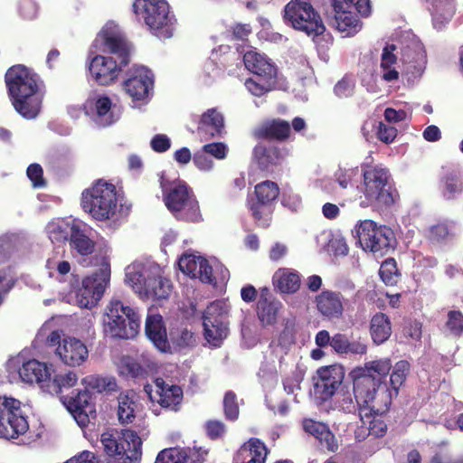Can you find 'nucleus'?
Instances as JSON below:
<instances>
[{
    "label": "nucleus",
    "instance_id": "6e6d98bb",
    "mask_svg": "<svg viewBox=\"0 0 463 463\" xmlns=\"http://www.w3.org/2000/svg\"><path fill=\"white\" fill-rule=\"evenodd\" d=\"M379 274L386 285H393L396 283L398 269L395 260L392 258L385 260L380 267Z\"/></svg>",
    "mask_w": 463,
    "mask_h": 463
},
{
    "label": "nucleus",
    "instance_id": "c03bdc74",
    "mask_svg": "<svg viewBox=\"0 0 463 463\" xmlns=\"http://www.w3.org/2000/svg\"><path fill=\"white\" fill-rule=\"evenodd\" d=\"M410 370V364L407 361L402 360L395 364L392 373L390 375V385L386 382V377L384 378V382L387 384V391L390 393V404L392 403L393 396H397L400 387L403 384L406 380L408 372Z\"/></svg>",
    "mask_w": 463,
    "mask_h": 463
},
{
    "label": "nucleus",
    "instance_id": "052dcab7",
    "mask_svg": "<svg viewBox=\"0 0 463 463\" xmlns=\"http://www.w3.org/2000/svg\"><path fill=\"white\" fill-rule=\"evenodd\" d=\"M223 409L228 420H235L239 416V406L236 395L232 392H227L223 399Z\"/></svg>",
    "mask_w": 463,
    "mask_h": 463
},
{
    "label": "nucleus",
    "instance_id": "4d7b16f0",
    "mask_svg": "<svg viewBox=\"0 0 463 463\" xmlns=\"http://www.w3.org/2000/svg\"><path fill=\"white\" fill-rule=\"evenodd\" d=\"M445 328L450 335L459 336L463 333V314L460 311H449Z\"/></svg>",
    "mask_w": 463,
    "mask_h": 463
},
{
    "label": "nucleus",
    "instance_id": "aec40b11",
    "mask_svg": "<svg viewBox=\"0 0 463 463\" xmlns=\"http://www.w3.org/2000/svg\"><path fill=\"white\" fill-rule=\"evenodd\" d=\"M85 113L100 127L115 123L120 116L116 106H112L110 99L101 94H92L83 105Z\"/></svg>",
    "mask_w": 463,
    "mask_h": 463
},
{
    "label": "nucleus",
    "instance_id": "e2e57ef3",
    "mask_svg": "<svg viewBox=\"0 0 463 463\" xmlns=\"http://www.w3.org/2000/svg\"><path fill=\"white\" fill-rule=\"evenodd\" d=\"M383 414H375L371 416L370 418H365L366 424L368 423V435L373 437H382L384 435L387 430V426L383 420L377 418V416H382Z\"/></svg>",
    "mask_w": 463,
    "mask_h": 463
},
{
    "label": "nucleus",
    "instance_id": "f3484780",
    "mask_svg": "<svg viewBox=\"0 0 463 463\" xmlns=\"http://www.w3.org/2000/svg\"><path fill=\"white\" fill-rule=\"evenodd\" d=\"M284 18L293 29H326L320 14L308 0H292L285 6Z\"/></svg>",
    "mask_w": 463,
    "mask_h": 463
},
{
    "label": "nucleus",
    "instance_id": "a211bd4d",
    "mask_svg": "<svg viewBox=\"0 0 463 463\" xmlns=\"http://www.w3.org/2000/svg\"><path fill=\"white\" fill-rule=\"evenodd\" d=\"M154 86V75L145 66L134 65L128 71L123 82L125 92L132 99V101L146 102Z\"/></svg>",
    "mask_w": 463,
    "mask_h": 463
},
{
    "label": "nucleus",
    "instance_id": "c9c22d12",
    "mask_svg": "<svg viewBox=\"0 0 463 463\" xmlns=\"http://www.w3.org/2000/svg\"><path fill=\"white\" fill-rule=\"evenodd\" d=\"M73 223L76 222L61 218L53 219L47 223L45 233L52 244L61 246L71 237Z\"/></svg>",
    "mask_w": 463,
    "mask_h": 463
},
{
    "label": "nucleus",
    "instance_id": "473e14b6",
    "mask_svg": "<svg viewBox=\"0 0 463 463\" xmlns=\"http://www.w3.org/2000/svg\"><path fill=\"white\" fill-rule=\"evenodd\" d=\"M302 425L306 432L317 439L328 450L333 452L337 450L338 445L335 437L325 423L305 419Z\"/></svg>",
    "mask_w": 463,
    "mask_h": 463
},
{
    "label": "nucleus",
    "instance_id": "f8f14e48",
    "mask_svg": "<svg viewBox=\"0 0 463 463\" xmlns=\"http://www.w3.org/2000/svg\"><path fill=\"white\" fill-rule=\"evenodd\" d=\"M355 233L363 250L371 251L375 256H383L395 245L392 231L385 225H377L372 220H364L357 223Z\"/></svg>",
    "mask_w": 463,
    "mask_h": 463
},
{
    "label": "nucleus",
    "instance_id": "338daca9",
    "mask_svg": "<svg viewBox=\"0 0 463 463\" xmlns=\"http://www.w3.org/2000/svg\"><path fill=\"white\" fill-rule=\"evenodd\" d=\"M203 152L213 156L218 160L224 159L227 156L228 147L224 143H211L203 146Z\"/></svg>",
    "mask_w": 463,
    "mask_h": 463
},
{
    "label": "nucleus",
    "instance_id": "79ce46f5",
    "mask_svg": "<svg viewBox=\"0 0 463 463\" xmlns=\"http://www.w3.org/2000/svg\"><path fill=\"white\" fill-rule=\"evenodd\" d=\"M290 126L282 119H273L265 122L258 130L257 136L260 137L283 140L289 136Z\"/></svg>",
    "mask_w": 463,
    "mask_h": 463
},
{
    "label": "nucleus",
    "instance_id": "f704fd0d",
    "mask_svg": "<svg viewBox=\"0 0 463 463\" xmlns=\"http://www.w3.org/2000/svg\"><path fill=\"white\" fill-rule=\"evenodd\" d=\"M396 46L386 44L381 55L380 74L383 80L393 82L399 79V71L396 68L397 57L394 54Z\"/></svg>",
    "mask_w": 463,
    "mask_h": 463
},
{
    "label": "nucleus",
    "instance_id": "6ab92c4d",
    "mask_svg": "<svg viewBox=\"0 0 463 463\" xmlns=\"http://www.w3.org/2000/svg\"><path fill=\"white\" fill-rule=\"evenodd\" d=\"M145 392L152 402L174 411L179 409L183 401L181 387L168 383L162 378H156L154 385L145 386Z\"/></svg>",
    "mask_w": 463,
    "mask_h": 463
},
{
    "label": "nucleus",
    "instance_id": "4c0bfd02",
    "mask_svg": "<svg viewBox=\"0 0 463 463\" xmlns=\"http://www.w3.org/2000/svg\"><path fill=\"white\" fill-rule=\"evenodd\" d=\"M370 335L376 345L387 341L392 335V324L389 317L382 312L374 314L370 321Z\"/></svg>",
    "mask_w": 463,
    "mask_h": 463
},
{
    "label": "nucleus",
    "instance_id": "09e8293b",
    "mask_svg": "<svg viewBox=\"0 0 463 463\" xmlns=\"http://www.w3.org/2000/svg\"><path fill=\"white\" fill-rule=\"evenodd\" d=\"M442 194L448 200L455 198L462 191V183L454 172L448 173L442 179Z\"/></svg>",
    "mask_w": 463,
    "mask_h": 463
},
{
    "label": "nucleus",
    "instance_id": "680f3d73",
    "mask_svg": "<svg viewBox=\"0 0 463 463\" xmlns=\"http://www.w3.org/2000/svg\"><path fill=\"white\" fill-rule=\"evenodd\" d=\"M355 82L350 76H345L335 86L334 91L339 98H347L353 95Z\"/></svg>",
    "mask_w": 463,
    "mask_h": 463
},
{
    "label": "nucleus",
    "instance_id": "2eb2a0df",
    "mask_svg": "<svg viewBox=\"0 0 463 463\" xmlns=\"http://www.w3.org/2000/svg\"><path fill=\"white\" fill-rule=\"evenodd\" d=\"M46 341L50 346H56V355L69 366H80L89 357L86 345L78 338L71 336L61 338L59 331H52Z\"/></svg>",
    "mask_w": 463,
    "mask_h": 463
},
{
    "label": "nucleus",
    "instance_id": "c85d7f7f",
    "mask_svg": "<svg viewBox=\"0 0 463 463\" xmlns=\"http://www.w3.org/2000/svg\"><path fill=\"white\" fill-rule=\"evenodd\" d=\"M434 27H445L456 13V0H425Z\"/></svg>",
    "mask_w": 463,
    "mask_h": 463
},
{
    "label": "nucleus",
    "instance_id": "49530a36",
    "mask_svg": "<svg viewBox=\"0 0 463 463\" xmlns=\"http://www.w3.org/2000/svg\"><path fill=\"white\" fill-rule=\"evenodd\" d=\"M155 364L144 354L140 356V361L128 358L124 361L125 373L131 377H138L146 373L148 370H153Z\"/></svg>",
    "mask_w": 463,
    "mask_h": 463
},
{
    "label": "nucleus",
    "instance_id": "ea45409f",
    "mask_svg": "<svg viewBox=\"0 0 463 463\" xmlns=\"http://www.w3.org/2000/svg\"><path fill=\"white\" fill-rule=\"evenodd\" d=\"M294 342V335L291 330L286 327L278 336L269 344L271 355L278 359L280 368L286 363L288 351Z\"/></svg>",
    "mask_w": 463,
    "mask_h": 463
},
{
    "label": "nucleus",
    "instance_id": "774afa93",
    "mask_svg": "<svg viewBox=\"0 0 463 463\" xmlns=\"http://www.w3.org/2000/svg\"><path fill=\"white\" fill-rule=\"evenodd\" d=\"M397 136V129L394 127L380 122L377 128L378 138L385 143H392Z\"/></svg>",
    "mask_w": 463,
    "mask_h": 463
},
{
    "label": "nucleus",
    "instance_id": "0e129e2a",
    "mask_svg": "<svg viewBox=\"0 0 463 463\" xmlns=\"http://www.w3.org/2000/svg\"><path fill=\"white\" fill-rule=\"evenodd\" d=\"M39 6L34 0H20L19 14L24 19H33L38 14Z\"/></svg>",
    "mask_w": 463,
    "mask_h": 463
},
{
    "label": "nucleus",
    "instance_id": "39448f33",
    "mask_svg": "<svg viewBox=\"0 0 463 463\" xmlns=\"http://www.w3.org/2000/svg\"><path fill=\"white\" fill-rule=\"evenodd\" d=\"M363 182L355 186L356 201L360 207L390 206L394 198L390 184V173L382 165L364 166L362 169Z\"/></svg>",
    "mask_w": 463,
    "mask_h": 463
},
{
    "label": "nucleus",
    "instance_id": "1a4fd4ad",
    "mask_svg": "<svg viewBox=\"0 0 463 463\" xmlns=\"http://www.w3.org/2000/svg\"><path fill=\"white\" fill-rule=\"evenodd\" d=\"M82 383L86 388L85 391L79 392L76 397L70 398L68 402H63L80 427L86 426L90 418L95 419V411L90 403V392H110L117 387L114 378L99 375H88L82 379Z\"/></svg>",
    "mask_w": 463,
    "mask_h": 463
},
{
    "label": "nucleus",
    "instance_id": "a19ab883",
    "mask_svg": "<svg viewBox=\"0 0 463 463\" xmlns=\"http://www.w3.org/2000/svg\"><path fill=\"white\" fill-rule=\"evenodd\" d=\"M244 85L252 95L261 97L277 88V75H253L245 80Z\"/></svg>",
    "mask_w": 463,
    "mask_h": 463
},
{
    "label": "nucleus",
    "instance_id": "cd10ccee",
    "mask_svg": "<svg viewBox=\"0 0 463 463\" xmlns=\"http://www.w3.org/2000/svg\"><path fill=\"white\" fill-rule=\"evenodd\" d=\"M145 332L148 339L160 352H166L169 343L163 317L159 314L149 313L146 319Z\"/></svg>",
    "mask_w": 463,
    "mask_h": 463
},
{
    "label": "nucleus",
    "instance_id": "4468645a",
    "mask_svg": "<svg viewBox=\"0 0 463 463\" xmlns=\"http://www.w3.org/2000/svg\"><path fill=\"white\" fill-rule=\"evenodd\" d=\"M227 312L226 304L218 300L211 303L203 313L204 338L213 347H219L227 337Z\"/></svg>",
    "mask_w": 463,
    "mask_h": 463
},
{
    "label": "nucleus",
    "instance_id": "37998d69",
    "mask_svg": "<svg viewBox=\"0 0 463 463\" xmlns=\"http://www.w3.org/2000/svg\"><path fill=\"white\" fill-rule=\"evenodd\" d=\"M281 307L282 304L279 300H269L261 297L257 307L258 317L261 324L273 325L277 321V316Z\"/></svg>",
    "mask_w": 463,
    "mask_h": 463
},
{
    "label": "nucleus",
    "instance_id": "0eeeda50",
    "mask_svg": "<svg viewBox=\"0 0 463 463\" xmlns=\"http://www.w3.org/2000/svg\"><path fill=\"white\" fill-rule=\"evenodd\" d=\"M161 188L166 208L177 220L192 222L202 220L198 201L185 182L162 177Z\"/></svg>",
    "mask_w": 463,
    "mask_h": 463
},
{
    "label": "nucleus",
    "instance_id": "72a5a7b5",
    "mask_svg": "<svg viewBox=\"0 0 463 463\" xmlns=\"http://www.w3.org/2000/svg\"><path fill=\"white\" fill-rule=\"evenodd\" d=\"M335 29H347L361 26L357 14L353 11L347 0H334Z\"/></svg>",
    "mask_w": 463,
    "mask_h": 463
},
{
    "label": "nucleus",
    "instance_id": "c756f323",
    "mask_svg": "<svg viewBox=\"0 0 463 463\" xmlns=\"http://www.w3.org/2000/svg\"><path fill=\"white\" fill-rule=\"evenodd\" d=\"M268 455L266 445L259 439L251 438L239 449L237 463H265Z\"/></svg>",
    "mask_w": 463,
    "mask_h": 463
},
{
    "label": "nucleus",
    "instance_id": "412c9836",
    "mask_svg": "<svg viewBox=\"0 0 463 463\" xmlns=\"http://www.w3.org/2000/svg\"><path fill=\"white\" fill-rule=\"evenodd\" d=\"M7 365L9 369L18 367V373L23 382L36 383L43 392L45 389L44 383H47L51 371H52V365H48L35 359L22 363L20 356L10 359Z\"/></svg>",
    "mask_w": 463,
    "mask_h": 463
},
{
    "label": "nucleus",
    "instance_id": "423d86ee",
    "mask_svg": "<svg viewBox=\"0 0 463 463\" xmlns=\"http://www.w3.org/2000/svg\"><path fill=\"white\" fill-rule=\"evenodd\" d=\"M110 253L109 248H104L93 258L98 269L91 275L86 276L81 286L75 291L76 303L83 308H92L101 299L110 280Z\"/></svg>",
    "mask_w": 463,
    "mask_h": 463
},
{
    "label": "nucleus",
    "instance_id": "b1692460",
    "mask_svg": "<svg viewBox=\"0 0 463 463\" xmlns=\"http://www.w3.org/2000/svg\"><path fill=\"white\" fill-rule=\"evenodd\" d=\"M314 303L324 319L335 321L344 317L345 298L339 291L324 289L315 297Z\"/></svg>",
    "mask_w": 463,
    "mask_h": 463
},
{
    "label": "nucleus",
    "instance_id": "5fc2aeb1",
    "mask_svg": "<svg viewBox=\"0 0 463 463\" xmlns=\"http://www.w3.org/2000/svg\"><path fill=\"white\" fill-rule=\"evenodd\" d=\"M312 39L319 54L324 53L333 43V36L330 31H305Z\"/></svg>",
    "mask_w": 463,
    "mask_h": 463
},
{
    "label": "nucleus",
    "instance_id": "8fccbe9b",
    "mask_svg": "<svg viewBox=\"0 0 463 463\" xmlns=\"http://www.w3.org/2000/svg\"><path fill=\"white\" fill-rule=\"evenodd\" d=\"M360 175L358 167H338L334 173V177L342 189H347L354 179Z\"/></svg>",
    "mask_w": 463,
    "mask_h": 463
},
{
    "label": "nucleus",
    "instance_id": "3c124183",
    "mask_svg": "<svg viewBox=\"0 0 463 463\" xmlns=\"http://www.w3.org/2000/svg\"><path fill=\"white\" fill-rule=\"evenodd\" d=\"M49 276L61 281L71 271V264L67 260L49 259L46 262Z\"/></svg>",
    "mask_w": 463,
    "mask_h": 463
},
{
    "label": "nucleus",
    "instance_id": "4be33fe9",
    "mask_svg": "<svg viewBox=\"0 0 463 463\" xmlns=\"http://www.w3.org/2000/svg\"><path fill=\"white\" fill-rule=\"evenodd\" d=\"M344 378L345 369L342 365L333 364L318 369L314 383L315 395L323 401L331 398Z\"/></svg>",
    "mask_w": 463,
    "mask_h": 463
},
{
    "label": "nucleus",
    "instance_id": "a18cd8bd",
    "mask_svg": "<svg viewBox=\"0 0 463 463\" xmlns=\"http://www.w3.org/2000/svg\"><path fill=\"white\" fill-rule=\"evenodd\" d=\"M253 154L260 167L263 170H268L270 165H277L281 158V152L275 146L266 147L258 145L255 146Z\"/></svg>",
    "mask_w": 463,
    "mask_h": 463
},
{
    "label": "nucleus",
    "instance_id": "de8ad7c7",
    "mask_svg": "<svg viewBox=\"0 0 463 463\" xmlns=\"http://www.w3.org/2000/svg\"><path fill=\"white\" fill-rule=\"evenodd\" d=\"M136 403L128 395H120L118 398V420L122 424H128L135 418Z\"/></svg>",
    "mask_w": 463,
    "mask_h": 463
},
{
    "label": "nucleus",
    "instance_id": "a878e982",
    "mask_svg": "<svg viewBox=\"0 0 463 463\" xmlns=\"http://www.w3.org/2000/svg\"><path fill=\"white\" fill-rule=\"evenodd\" d=\"M402 60L406 65L407 73L413 77H420L427 64L426 51L418 39H412L411 43L404 47Z\"/></svg>",
    "mask_w": 463,
    "mask_h": 463
},
{
    "label": "nucleus",
    "instance_id": "864d4df0",
    "mask_svg": "<svg viewBox=\"0 0 463 463\" xmlns=\"http://www.w3.org/2000/svg\"><path fill=\"white\" fill-rule=\"evenodd\" d=\"M20 236L14 233L0 236V261L7 259L20 244Z\"/></svg>",
    "mask_w": 463,
    "mask_h": 463
},
{
    "label": "nucleus",
    "instance_id": "bf43d9fd",
    "mask_svg": "<svg viewBox=\"0 0 463 463\" xmlns=\"http://www.w3.org/2000/svg\"><path fill=\"white\" fill-rule=\"evenodd\" d=\"M402 335L410 344L418 342L421 338V324L418 321H406L402 328Z\"/></svg>",
    "mask_w": 463,
    "mask_h": 463
},
{
    "label": "nucleus",
    "instance_id": "58836bf2",
    "mask_svg": "<svg viewBox=\"0 0 463 463\" xmlns=\"http://www.w3.org/2000/svg\"><path fill=\"white\" fill-rule=\"evenodd\" d=\"M245 67L253 73V75H277V69L268 59L254 51L247 52L243 56Z\"/></svg>",
    "mask_w": 463,
    "mask_h": 463
},
{
    "label": "nucleus",
    "instance_id": "6e6552de",
    "mask_svg": "<svg viewBox=\"0 0 463 463\" xmlns=\"http://www.w3.org/2000/svg\"><path fill=\"white\" fill-rule=\"evenodd\" d=\"M140 328V316L131 306L119 299H111L103 317V331L112 338L129 339Z\"/></svg>",
    "mask_w": 463,
    "mask_h": 463
},
{
    "label": "nucleus",
    "instance_id": "bb28decb",
    "mask_svg": "<svg viewBox=\"0 0 463 463\" xmlns=\"http://www.w3.org/2000/svg\"><path fill=\"white\" fill-rule=\"evenodd\" d=\"M197 131L202 139L222 137L224 132V118L216 109H209L202 114Z\"/></svg>",
    "mask_w": 463,
    "mask_h": 463
},
{
    "label": "nucleus",
    "instance_id": "ddd939ff",
    "mask_svg": "<svg viewBox=\"0 0 463 463\" xmlns=\"http://www.w3.org/2000/svg\"><path fill=\"white\" fill-rule=\"evenodd\" d=\"M29 429L20 401L0 395V438L16 439Z\"/></svg>",
    "mask_w": 463,
    "mask_h": 463
},
{
    "label": "nucleus",
    "instance_id": "69168bd1",
    "mask_svg": "<svg viewBox=\"0 0 463 463\" xmlns=\"http://www.w3.org/2000/svg\"><path fill=\"white\" fill-rule=\"evenodd\" d=\"M328 250L337 256L346 255L348 253V247L345 238L341 235L333 236L328 242Z\"/></svg>",
    "mask_w": 463,
    "mask_h": 463
},
{
    "label": "nucleus",
    "instance_id": "7ed1b4c3",
    "mask_svg": "<svg viewBox=\"0 0 463 463\" xmlns=\"http://www.w3.org/2000/svg\"><path fill=\"white\" fill-rule=\"evenodd\" d=\"M5 83L15 110L25 118H34L41 110L43 97L40 77L26 66L17 64L6 71Z\"/></svg>",
    "mask_w": 463,
    "mask_h": 463
},
{
    "label": "nucleus",
    "instance_id": "7c9ffc66",
    "mask_svg": "<svg viewBox=\"0 0 463 463\" xmlns=\"http://www.w3.org/2000/svg\"><path fill=\"white\" fill-rule=\"evenodd\" d=\"M274 288L282 294L297 292L301 284L300 275L291 269L280 268L273 275Z\"/></svg>",
    "mask_w": 463,
    "mask_h": 463
},
{
    "label": "nucleus",
    "instance_id": "dca6fc26",
    "mask_svg": "<svg viewBox=\"0 0 463 463\" xmlns=\"http://www.w3.org/2000/svg\"><path fill=\"white\" fill-rule=\"evenodd\" d=\"M135 14H140L150 29L171 27L176 19L170 13L169 5L165 0H136L133 3Z\"/></svg>",
    "mask_w": 463,
    "mask_h": 463
},
{
    "label": "nucleus",
    "instance_id": "f257e3e1",
    "mask_svg": "<svg viewBox=\"0 0 463 463\" xmlns=\"http://www.w3.org/2000/svg\"><path fill=\"white\" fill-rule=\"evenodd\" d=\"M392 367L389 358H381L354 367L349 373L353 391L342 389L336 397V407L345 413H358L365 423V418L385 414L390 408V393L383 381Z\"/></svg>",
    "mask_w": 463,
    "mask_h": 463
},
{
    "label": "nucleus",
    "instance_id": "9b49d317",
    "mask_svg": "<svg viewBox=\"0 0 463 463\" xmlns=\"http://www.w3.org/2000/svg\"><path fill=\"white\" fill-rule=\"evenodd\" d=\"M100 442L108 456L118 458L123 463H138L141 458L142 441L133 430H107L101 434Z\"/></svg>",
    "mask_w": 463,
    "mask_h": 463
},
{
    "label": "nucleus",
    "instance_id": "393cba45",
    "mask_svg": "<svg viewBox=\"0 0 463 463\" xmlns=\"http://www.w3.org/2000/svg\"><path fill=\"white\" fill-rule=\"evenodd\" d=\"M180 270L192 279H198L203 283H213V269L208 260L202 256L184 254L178 261Z\"/></svg>",
    "mask_w": 463,
    "mask_h": 463
},
{
    "label": "nucleus",
    "instance_id": "2f4dec72",
    "mask_svg": "<svg viewBox=\"0 0 463 463\" xmlns=\"http://www.w3.org/2000/svg\"><path fill=\"white\" fill-rule=\"evenodd\" d=\"M90 228L83 223H73L72 232L70 237V245L72 250L81 256H87L93 252L95 243L90 238Z\"/></svg>",
    "mask_w": 463,
    "mask_h": 463
},
{
    "label": "nucleus",
    "instance_id": "603ef678",
    "mask_svg": "<svg viewBox=\"0 0 463 463\" xmlns=\"http://www.w3.org/2000/svg\"><path fill=\"white\" fill-rule=\"evenodd\" d=\"M305 371L299 367H297L295 371L283 380L284 391L288 394H294L295 402H298L296 393L297 391L300 390V383L303 381Z\"/></svg>",
    "mask_w": 463,
    "mask_h": 463
},
{
    "label": "nucleus",
    "instance_id": "20e7f679",
    "mask_svg": "<svg viewBox=\"0 0 463 463\" xmlns=\"http://www.w3.org/2000/svg\"><path fill=\"white\" fill-rule=\"evenodd\" d=\"M153 261H134L125 269V282L142 298L165 299L172 291L170 280Z\"/></svg>",
    "mask_w": 463,
    "mask_h": 463
},
{
    "label": "nucleus",
    "instance_id": "5701e85b",
    "mask_svg": "<svg viewBox=\"0 0 463 463\" xmlns=\"http://www.w3.org/2000/svg\"><path fill=\"white\" fill-rule=\"evenodd\" d=\"M256 201L249 203V208L253 217L260 221L270 213L271 206L279 195V187L273 181H263L255 185Z\"/></svg>",
    "mask_w": 463,
    "mask_h": 463
},
{
    "label": "nucleus",
    "instance_id": "e433bc0d",
    "mask_svg": "<svg viewBox=\"0 0 463 463\" xmlns=\"http://www.w3.org/2000/svg\"><path fill=\"white\" fill-rule=\"evenodd\" d=\"M78 382L77 373L68 371L64 373H53L51 371L47 383H44V392L52 395L61 393L73 387Z\"/></svg>",
    "mask_w": 463,
    "mask_h": 463
},
{
    "label": "nucleus",
    "instance_id": "13d9d810",
    "mask_svg": "<svg viewBox=\"0 0 463 463\" xmlns=\"http://www.w3.org/2000/svg\"><path fill=\"white\" fill-rule=\"evenodd\" d=\"M185 455L177 449H166L156 457L155 463H184Z\"/></svg>",
    "mask_w": 463,
    "mask_h": 463
},
{
    "label": "nucleus",
    "instance_id": "9d476101",
    "mask_svg": "<svg viewBox=\"0 0 463 463\" xmlns=\"http://www.w3.org/2000/svg\"><path fill=\"white\" fill-rule=\"evenodd\" d=\"M81 205L96 220L113 218L118 209L116 187L112 184L98 181L82 193Z\"/></svg>",
    "mask_w": 463,
    "mask_h": 463
},
{
    "label": "nucleus",
    "instance_id": "f03ea898",
    "mask_svg": "<svg viewBox=\"0 0 463 463\" xmlns=\"http://www.w3.org/2000/svg\"><path fill=\"white\" fill-rule=\"evenodd\" d=\"M131 44L116 31H100L86 61L90 77L99 85L113 83L128 65Z\"/></svg>",
    "mask_w": 463,
    "mask_h": 463
}]
</instances>
